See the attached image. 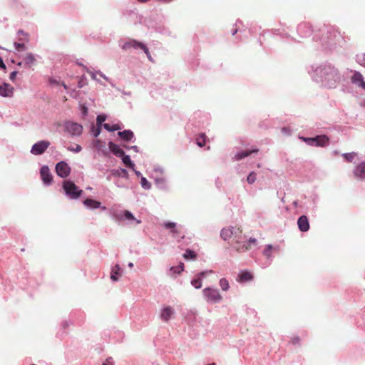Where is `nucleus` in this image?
<instances>
[{"mask_svg":"<svg viewBox=\"0 0 365 365\" xmlns=\"http://www.w3.org/2000/svg\"><path fill=\"white\" fill-rule=\"evenodd\" d=\"M21 63H22L21 62H19V63H18V66H21Z\"/></svg>","mask_w":365,"mask_h":365,"instance_id":"nucleus-52","label":"nucleus"},{"mask_svg":"<svg viewBox=\"0 0 365 365\" xmlns=\"http://www.w3.org/2000/svg\"><path fill=\"white\" fill-rule=\"evenodd\" d=\"M65 130L71 135H79L82 133L83 127L74 122H67L65 124Z\"/></svg>","mask_w":365,"mask_h":365,"instance_id":"nucleus-5","label":"nucleus"},{"mask_svg":"<svg viewBox=\"0 0 365 365\" xmlns=\"http://www.w3.org/2000/svg\"><path fill=\"white\" fill-rule=\"evenodd\" d=\"M121 48L124 51H130L131 48L134 49H141L143 50L145 53L146 54L148 58L150 61H153V59L150 53V51L147 46L136 40L134 39H130L128 41L125 42L122 46Z\"/></svg>","mask_w":365,"mask_h":365,"instance_id":"nucleus-2","label":"nucleus"},{"mask_svg":"<svg viewBox=\"0 0 365 365\" xmlns=\"http://www.w3.org/2000/svg\"><path fill=\"white\" fill-rule=\"evenodd\" d=\"M196 143L198 146L202 147L206 143V135L205 133H201L196 139Z\"/></svg>","mask_w":365,"mask_h":365,"instance_id":"nucleus-27","label":"nucleus"},{"mask_svg":"<svg viewBox=\"0 0 365 365\" xmlns=\"http://www.w3.org/2000/svg\"><path fill=\"white\" fill-rule=\"evenodd\" d=\"M297 225L300 231L307 232L309 230V222L306 215H302L297 220Z\"/></svg>","mask_w":365,"mask_h":365,"instance_id":"nucleus-12","label":"nucleus"},{"mask_svg":"<svg viewBox=\"0 0 365 365\" xmlns=\"http://www.w3.org/2000/svg\"><path fill=\"white\" fill-rule=\"evenodd\" d=\"M81 149H82L81 146L79 145H76V148H74V149L73 148H68V150H70L71 151L76 152V153L80 152L81 150Z\"/></svg>","mask_w":365,"mask_h":365,"instance_id":"nucleus-40","label":"nucleus"},{"mask_svg":"<svg viewBox=\"0 0 365 365\" xmlns=\"http://www.w3.org/2000/svg\"><path fill=\"white\" fill-rule=\"evenodd\" d=\"M257 152H258L257 149H253L251 150H243L242 152L237 153L235 155L234 159L235 160H240L245 157H247L248 155H251L252 153H257Z\"/></svg>","mask_w":365,"mask_h":365,"instance_id":"nucleus-19","label":"nucleus"},{"mask_svg":"<svg viewBox=\"0 0 365 365\" xmlns=\"http://www.w3.org/2000/svg\"><path fill=\"white\" fill-rule=\"evenodd\" d=\"M50 143L46 140H41L35 143L31 150V153L34 155H41L45 152L48 148Z\"/></svg>","mask_w":365,"mask_h":365,"instance_id":"nucleus-7","label":"nucleus"},{"mask_svg":"<svg viewBox=\"0 0 365 365\" xmlns=\"http://www.w3.org/2000/svg\"><path fill=\"white\" fill-rule=\"evenodd\" d=\"M17 34H18V39L19 41L26 42V43L29 41V34L25 33L24 31L19 30L17 32Z\"/></svg>","mask_w":365,"mask_h":365,"instance_id":"nucleus-25","label":"nucleus"},{"mask_svg":"<svg viewBox=\"0 0 365 365\" xmlns=\"http://www.w3.org/2000/svg\"><path fill=\"white\" fill-rule=\"evenodd\" d=\"M24 65L28 67L32 66L36 62V58L31 53H27L23 58Z\"/></svg>","mask_w":365,"mask_h":365,"instance_id":"nucleus-17","label":"nucleus"},{"mask_svg":"<svg viewBox=\"0 0 365 365\" xmlns=\"http://www.w3.org/2000/svg\"><path fill=\"white\" fill-rule=\"evenodd\" d=\"M141 185L145 189H150L151 185L150 183L146 180L145 178L142 177L141 178Z\"/></svg>","mask_w":365,"mask_h":365,"instance_id":"nucleus-34","label":"nucleus"},{"mask_svg":"<svg viewBox=\"0 0 365 365\" xmlns=\"http://www.w3.org/2000/svg\"><path fill=\"white\" fill-rule=\"evenodd\" d=\"M353 83L365 88V82L363 80V76L361 73L355 72L351 77Z\"/></svg>","mask_w":365,"mask_h":365,"instance_id":"nucleus-15","label":"nucleus"},{"mask_svg":"<svg viewBox=\"0 0 365 365\" xmlns=\"http://www.w3.org/2000/svg\"><path fill=\"white\" fill-rule=\"evenodd\" d=\"M356 156V153H349L343 154L344 158L348 162H352Z\"/></svg>","mask_w":365,"mask_h":365,"instance_id":"nucleus-31","label":"nucleus"},{"mask_svg":"<svg viewBox=\"0 0 365 365\" xmlns=\"http://www.w3.org/2000/svg\"><path fill=\"white\" fill-rule=\"evenodd\" d=\"M253 278V274L250 271L242 270L238 274L236 280L240 283H245L252 281Z\"/></svg>","mask_w":365,"mask_h":365,"instance_id":"nucleus-10","label":"nucleus"},{"mask_svg":"<svg viewBox=\"0 0 365 365\" xmlns=\"http://www.w3.org/2000/svg\"><path fill=\"white\" fill-rule=\"evenodd\" d=\"M257 152H258L257 149H253L251 150H243L242 152L237 153L235 155L234 159L235 160H240L245 157H247L248 155H251L252 153H257Z\"/></svg>","mask_w":365,"mask_h":365,"instance_id":"nucleus-18","label":"nucleus"},{"mask_svg":"<svg viewBox=\"0 0 365 365\" xmlns=\"http://www.w3.org/2000/svg\"><path fill=\"white\" fill-rule=\"evenodd\" d=\"M16 75H17V71H13L10 74V76H9L10 80L14 81L16 78Z\"/></svg>","mask_w":365,"mask_h":365,"instance_id":"nucleus-41","label":"nucleus"},{"mask_svg":"<svg viewBox=\"0 0 365 365\" xmlns=\"http://www.w3.org/2000/svg\"><path fill=\"white\" fill-rule=\"evenodd\" d=\"M183 257L185 259H195L197 257L196 253L190 250H187L183 255Z\"/></svg>","mask_w":365,"mask_h":365,"instance_id":"nucleus-26","label":"nucleus"},{"mask_svg":"<svg viewBox=\"0 0 365 365\" xmlns=\"http://www.w3.org/2000/svg\"><path fill=\"white\" fill-rule=\"evenodd\" d=\"M0 68L2 69H4V70L6 68V65L4 64L3 59L1 57H0Z\"/></svg>","mask_w":365,"mask_h":365,"instance_id":"nucleus-43","label":"nucleus"},{"mask_svg":"<svg viewBox=\"0 0 365 365\" xmlns=\"http://www.w3.org/2000/svg\"><path fill=\"white\" fill-rule=\"evenodd\" d=\"M61 85L63 86L65 89H67V86L64 83H61Z\"/></svg>","mask_w":365,"mask_h":365,"instance_id":"nucleus-49","label":"nucleus"},{"mask_svg":"<svg viewBox=\"0 0 365 365\" xmlns=\"http://www.w3.org/2000/svg\"><path fill=\"white\" fill-rule=\"evenodd\" d=\"M118 135L125 141H129L133 138V133L129 130L119 131Z\"/></svg>","mask_w":365,"mask_h":365,"instance_id":"nucleus-21","label":"nucleus"},{"mask_svg":"<svg viewBox=\"0 0 365 365\" xmlns=\"http://www.w3.org/2000/svg\"><path fill=\"white\" fill-rule=\"evenodd\" d=\"M204 296L208 302L217 303L222 299L219 291L216 289L205 288L203 290Z\"/></svg>","mask_w":365,"mask_h":365,"instance_id":"nucleus-4","label":"nucleus"},{"mask_svg":"<svg viewBox=\"0 0 365 365\" xmlns=\"http://www.w3.org/2000/svg\"><path fill=\"white\" fill-rule=\"evenodd\" d=\"M309 140L313 142H316V145L318 146H324L329 141L328 138L325 135L317 136L316 138H310Z\"/></svg>","mask_w":365,"mask_h":365,"instance_id":"nucleus-20","label":"nucleus"},{"mask_svg":"<svg viewBox=\"0 0 365 365\" xmlns=\"http://www.w3.org/2000/svg\"><path fill=\"white\" fill-rule=\"evenodd\" d=\"M102 365H113L111 358H108Z\"/></svg>","mask_w":365,"mask_h":365,"instance_id":"nucleus-42","label":"nucleus"},{"mask_svg":"<svg viewBox=\"0 0 365 365\" xmlns=\"http://www.w3.org/2000/svg\"><path fill=\"white\" fill-rule=\"evenodd\" d=\"M120 267L118 264H116L112 269V272H111V274H110V279L113 281V282H116L118 281V278L117 277V275H120Z\"/></svg>","mask_w":365,"mask_h":365,"instance_id":"nucleus-23","label":"nucleus"},{"mask_svg":"<svg viewBox=\"0 0 365 365\" xmlns=\"http://www.w3.org/2000/svg\"><path fill=\"white\" fill-rule=\"evenodd\" d=\"M40 174L44 184L49 185L52 182L53 177L48 166H43L41 168Z\"/></svg>","mask_w":365,"mask_h":365,"instance_id":"nucleus-9","label":"nucleus"},{"mask_svg":"<svg viewBox=\"0 0 365 365\" xmlns=\"http://www.w3.org/2000/svg\"><path fill=\"white\" fill-rule=\"evenodd\" d=\"M81 110L83 115H86L88 113V108L85 106H82Z\"/></svg>","mask_w":365,"mask_h":365,"instance_id":"nucleus-44","label":"nucleus"},{"mask_svg":"<svg viewBox=\"0 0 365 365\" xmlns=\"http://www.w3.org/2000/svg\"><path fill=\"white\" fill-rule=\"evenodd\" d=\"M105 120H106V117L104 115H99L97 116L96 120H97L98 125H99V127H101L102 123L103 121H105Z\"/></svg>","mask_w":365,"mask_h":365,"instance_id":"nucleus-38","label":"nucleus"},{"mask_svg":"<svg viewBox=\"0 0 365 365\" xmlns=\"http://www.w3.org/2000/svg\"><path fill=\"white\" fill-rule=\"evenodd\" d=\"M184 269V264L180 263L178 266L176 267H172L170 268L171 271H173L175 273L180 274L181 273Z\"/></svg>","mask_w":365,"mask_h":365,"instance_id":"nucleus-32","label":"nucleus"},{"mask_svg":"<svg viewBox=\"0 0 365 365\" xmlns=\"http://www.w3.org/2000/svg\"><path fill=\"white\" fill-rule=\"evenodd\" d=\"M123 163L128 168L134 170L135 165L132 163L129 155H123L121 156Z\"/></svg>","mask_w":365,"mask_h":365,"instance_id":"nucleus-24","label":"nucleus"},{"mask_svg":"<svg viewBox=\"0 0 365 365\" xmlns=\"http://www.w3.org/2000/svg\"><path fill=\"white\" fill-rule=\"evenodd\" d=\"M220 286L223 291L228 290L230 287L229 282L225 278H222L220 280Z\"/></svg>","mask_w":365,"mask_h":365,"instance_id":"nucleus-29","label":"nucleus"},{"mask_svg":"<svg viewBox=\"0 0 365 365\" xmlns=\"http://www.w3.org/2000/svg\"><path fill=\"white\" fill-rule=\"evenodd\" d=\"M200 274V276H204L205 272H201Z\"/></svg>","mask_w":365,"mask_h":365,"instance_id":"nucleus-51","label":"nucleus"},{"mask_svg":"<svg viewBox=\"0 0 365 365\" xmlns=\"http://www.w3.org/2000/svg\"><path fill=\"white\" fill-rule=\"evenodd\" d=\"M124 216L127 220H135L133 215L130 211H128V210L124 211Z\"/></svg>","mask_w":365,"mask_h":365,"instance_id":"nucleus-36","label":"nucleus"},{"mask_svg":"<svg viewBox=\"0 0 365 365\" xmlns=\"http://www.w3.org/2000/svg\"><path fill=\"white\" fill-rule=\"evenodd\" d=\"M110 150L116 156L121 157L124 155V151L116 144L113 142H110L108 144Z\"/></svg>","mask_w":365,"mask_h":365,"instance_id":"nucleus-16","label":"nucleus"},{"mask_svg":"<svg viewBox=\"0 0 365 365\" xmlns=\"http://www.w3.org/2000/svg\"><path fill=\"white\" fill-rule=\"evenodd\" d=\"M221 237L225 241H228L237 252H245L250 249L252 245H256L255 238L247 240L242 230L240 227H227L223 228L220 233Z\"/></svg>","mask_w":365,"mask_h":365,"instance_id":"nucleus-1","label":"nucleus"},{"mask_svg":"<svg viewBox=\"0 0 365 365\" xmlns=\"http://www.w3.org/2000/svg\"><path fill=\"white\" fill-rule=\"evenodd\" d=\"M135 173L137 176H140V173L139 171L135 170Z\"/></svg>","mask_w":365,"mask_h":365,"instance_id":"nucleus-47","label":"nucleus"},{"mask_svg":"<svg viewBox=\"0 0 365 365\" xmlns=\"http://www.w3.org/2000/svg\"><path fill=\"white\" fill-rule=\"evenodd\" d=\"M50 82H51V83H56V84H58V83L56 81L53 80V79H51V80H50Z\"/></svg>","mask_w":365,"mask_h":365,"instance_id":"nucleus-46","label":"nucleus"},{"mask_svg":"<svg viewBox=\"0 0 365 365\" xmlns=\"http://www.w3.org/2000/svg\"><path fill=\"white\" fill-rule=\"evenodd\" d=\"M163 226L166 229H170V232L173 234V237H180L181 238H184V232L182 231L180 228L176 227V223L175 222H165Z\"/></svg>","mask_w":365,"mask_h":365,"instance_id":"nucleus-8","label":"nucleus"},{"mask_svg":"<svg viewBox=\"0 0 365 365\" xmlns=\"http://www.w3.org/2000/svg\"><path fill=\"white\" fill-rule=\"evenodd\" d=\"M237 32V29H234L232 31V35H235Z\"/></svg>","mask_w":365,"mask_h":365,"instance_id":"nucleus-48","label":"nucleus"},{"mask_svg":"<svg viewBox=\"0 0 365 365\" xmlns=\"http://www.w3.org/2000/svg\"><path fill=\"white\" fill-rule=\"evenodd\" d=\"M25 43L26 42H21V41L20 43L15 42L14 47H15L16 50L19 52L25 51L26 49Z\"/></svg>","mask_w":365,"mask_h":365,"instance_id":"nucleus-30","label":"nucleus"},{"mask_svg":"<svg viewBox=\"0 0 365 365\" xmlns=\"http://www.w3.org/2000/svg\"><path fill=\"white\" fill-rule=\"evenodd\" d=\"M355 175L361 179L364 178V174L365 173V164L361 163L359 165L355 170Z\"/></svg>","mask_w":365,"mask_h":365,"instance_id":"nucleus-22","label":"nucleus"},{"mask_svg":"<svg viewBox=\"0 0 365 365\" xmlns=\"http://www.w3.org/2000/svg\"><path fill=\"white\" fill-rule=\"evenodd\" d=\"M56 172L58 176L65 178L69 175L71 168L66 162L61 161L56 164Z\"/></svg>","mask_w":365,"mask_h":365,"instance_id":"nucleus-6","label":"nucleus"},{"mask_svg":"<svg viewBox=\"0 0 365 365\" xmlns=\"http://www.w3.org/2000/svg\"><path fill=\"white\" fill-rule=\"evenodd\" d=\"M299 341H300V339L299 336H294L291 339V342L292 343V344L294 345H297V344H299Z\"/></svg>","mask_w":365,"mask_h":365,"instance_id":"nucleus-39","label":"nucleus"},{"mask_svg":"<svg viewBox=\"0 0 365 365\" xmlns=\"http://www.w3.org/2000/svg\"><path fill=\"white\" fill-rule=\"evenodd\" d=\"M103 127L108 131H115L121 129L120 126L118 124H114L111 125L109 123H105L103 124Z\"/></svg>","mask_w":365,"mask_h":365,"instance_id":"nucleus-28","label":"nucleus"},{"mask_svg":"<svg viewBox=\"0 0 365 365\" xmlns=\"http://www.w3.org/2000/svg\"><path fill=\"white\" fill-rule=\"evenodd\" d=\"M14 87L9 83L0 85V96L3 97H11L14 94Z\"/></svg>","mask_w":365,"mask_h":365,"instance_id":"nucleus-11","label":"nucleus"},{"mask_svg":"<svg viewBox=\"0 0 365 365\" xmlns=\"http://www.w3.org/2000/svg\"><path fill=\"white\" fill-rule=\"evenodd\" d=\"M128 267H133V264L132 262H130V263L128 264Z\"/></svg>","mask_w":365,"mask_h":365,"instance_id":"nucleus-50","label":"nucleus"},{"mask_svg":"<svg viewBox=\"0 0 365 365\" xmlns=\"http://www.w3.org/2000/svg\"><path fill=\"white\" fill-rule=\"evenodd\" d=\"M272 250V245H267V247H266V249L264 251V255L267 257H269L271 256Z\"/></svg>","mask_w":365,"mask_h":365,"instance_id":"nucleus-37","label":"nucleus"},{"mask_svg":"<svg viewBox=\"0 0 365 365\" xmlns=\"http://www.w3.org/2000/svg\"><path fill=\"white\" fill-rule=\"evenodd\" d=\"M63 187L66 195L71 199H78L83 192L82 190H79L75 183L70 180L64 181Z\"/></svg>","mask_w":365,"mask_h":365,"instance_id":"nucleus-3","label":"nucleus"},{"mask_svg":"<svg viewBox=\"0 0 365 365\" xmlns=\"http://www.w3.org/2000/svg\"><path fill=\"white\" fill-rule=\"evenodd\" d=\"M192 286H194L196 289H199L202 287V282L200 278L192 279L191 282Z\"/></svg>","mask_w":365,"mask_h":365,"instance_id":"nucleus-35","label":"nucleus"},{"mask_svg":"<svg viewBox=\"0 0 365 365\" xmlns=\"http://www.w3.org/2000/svg\"><path fill=\"white\" fill-rule=\"evenodd\" d=\"M173 314V309L170 306H167L162 309L160 313V318L163 321L168 322Z\"/></svg>","mask_w":365,"mask_h":365,"instance_id":"nucleus-14","label":"nucleus"},{"mask_svg":"<svg viewBox=\"0 0 365 365\" xmlns=\"http://www.w3.org/2000/svg\"><path fill=\"white\" fill-rule=\"evenodd\" d=\"M100 132H101V127H98V128L96 130V131H95V133H94V136H95V137H97V136L100 134Z\"/></svg>","mask_w":365,"mask_h":365,"instance_id":"nucleus-45","label":"nucleus"},{"mask_svg":"<svg viewBox=\"0 0 365 365\" xmlns=\"http://www.w3.org/2000/svg\"><path fill=\"white\" fill-rule=\"evenodd\" d=\"M83 204L88 208L91 209H97L101 208L102 210H106V207L105 206H101V203L97 200L93 199H86L83 201Z\"/></svg>","mask_w":365,"mask_h":365,"instance_id":"nucleus-13","label":"nucleus"},{"mask_svg":"<svg viewBox=\"0 0 365 365\" xmlns=\"http://www.w3.org/2000/svg\"><path fill=\"white\" fill-rule=\"evenodd\" d=\"M256 173L255 172H252L250 173V175L247 176V181L250 184H252L256 180Z\"/></svg>","mask_w":365,"mask_h":365,"instance_id":"nucleus-33","label":"nucleus"}]
</instances>
